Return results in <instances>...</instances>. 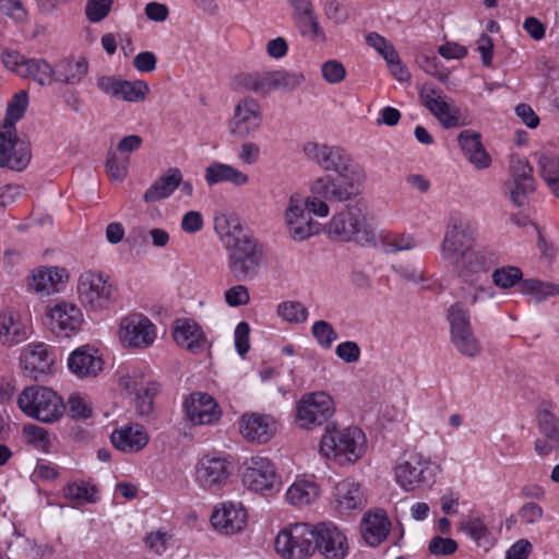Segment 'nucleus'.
Listing matches in <instances>:
<instances>
[{
    "mask_svg": "<svg viewBox=\"0 0 559 559\" xmlns=\"http://www.w3.org/2000/svg\"><path fill=\"white\" fill-rule=\"evenodd\" d=\"M295 20L301 35L309 36L313 40H325V34L319 24L316 13L301 15Z\"/></svg>",
    "mask_w": 559,
    "mask_h": 559,
    "instance_id": "55",
    "label": "nucleus"
},
{
    "mask_svg": "<svg viewBox=\"0 0 559 559\" xmlns=\"http://www.w3.org/2000/svg\"><path fill=\"white\" fill-rule=\"evenodd\" d=\"M23 432L27 439V442L39 450H46L50 444L48 432L43 427L32 424L25 425Z\"/></svg>",
    "mask_w": 559,
    "mask_h": 559,
    "instance_id": "61",
    "label": "nucleus"
},
{
    "mask_svg": "<svg viewBox=\"0 0 559 559\" xmlns=\"http://www.w3.org/2000/svg\"><path fill=\"white\" fill-rule=\"evenodd\" d=\"M305 156L321 169L333 173H352L355 169H362L352 156L342 147L308 141L304 144Z\"/></svg>",
    "mask_w": 559,
    "mask_h": 559,
    "instance_id": "13",
    "label": "nucleus"
},
{
    "mask_svg": "<svg viewBox=\"0 0 559 559\" xmlns=\"http://www.w3.org/2000/svg\"><path fill=\"white\" fill-rule=\"evenodd\" d=\"M275 550L284 559H307L318 549L314 525L295 523L280 531Z\"/></svg>",
    "mask_w": 559,
    "mask_h": 559,
    "instance_id": "6",
    "label": "nucleus"
},
{
    "mask_svg": "<svg viewBox=\"0 0 559 559\" xmlns=\"http://www.w3.org/2000/svg\"><path fill=\"white\" fill-rule=\"evenodd\" d=\"M396 483L405 490L413 491L435 480L432 463L420 452H405L395 465Z\"/></svg>",
    "mask_w": 559,
    "mask_h": 559,
    "instance_id": "8",
    "label": "nucleus"
},
{
    "mask_svg": "<svg viewBox=\"0 0 559 559\" xmlns=\"http://www.w3.org/2000/svg\"><path fill=\"white\" fill-rule=\"evenodd\" d=\"M451 343L463 356L475 358L480 355L483 347L476 337L472 324L469 311L461 302H454L448 309Z\"/></svg>",
    "mask_w": 559,
    "mask_h": 559,
    "instance_id": "9",
    "label": "nucleus"
},
{
    "mask_svg": "<svg viewBox=\"0 0 559 559\" xmlns=\"http://www.w3.org/2000/svg\"><path fill=\"white\" fill-rule=\"evenodd\" d=\"M181 181V171L178 168H170L151 185L143 199L146 203H153L168 198L180 186Z\"/></svg>",
    "mask_w": 559,
    "mask_h": 559,
    "instance_id": "40",
    "label": "nucleus"
},
{
    "mask_svg": "<svg viewBox=\"0 0 559 559\" xmlns=\"http://www.w3.org/2000/svg\"><path fill=\"white\" fill-rule=\"evenodd\" d=\"M521 292L532 296L535 301L540 302L548 297L558 296L559 285L536 278H527L521 282Z\"/></svg>",
    "mask_w": 559,
    "mask_h": 559,
    "instance_id": "49",
    "label": "nucleus"
},
{
    "mask_svg": "<svg viewBox=\"0 0 559 559\" xmlns=\"http://www.w3.org/2000/svg\"><path fill=\"white\" fill-rule=\"evenodd\" d=\"M67 278L68 273L63 267H41L33 273L29 286L37 293L51 294L57 290V285L64 283Z\"/></svg>",
    "mask_w": 559,
    "mask_h": 559,
    "instance_id": "41",
    "label": "nucleus"
},
{
    "mask_svg": "<svg viewBox=\"0 0 559 559\" xmlns=\"http://www.w3.org/2000/svg\"><path fill=\"white\" fill-rule=\"evenodd\" d=\"M416 245L415 238L409 234H388L382 238V246L386 253L412 250Z\"/></svg>",
    "mask_w": 559,
    "mask_h": 559,
    "instance_id": "54",
    "label": "nucleus"
},
{
    "mask_svg": "<svg viewBox=\"0 0 559 559\" xmlns=\"http://www.w3.org/2000/svg\"><path fill=\"white\" fill-rule=\"evenodd\" d=\"M69 413L74 419H87L92 416V406L88 400L79 394L72 393L68 399Z\"/></svg>",
    "mask_w": 559,
    "mask_h": 559,
    "instance_id": "58",
    "label": "nucleus"
},
{
    "mask_svg": "<svg viewBox=\"0 0 559 559\" xmlns=\"http://www.w3.org/2000/svg\"><path fill=\"white\" fill-rule=\"evenodd\" d=\"M29 144L17 138L10 127H0V167L21 171L29 164Z\"/></svg>",
    "mask_w": 559,
    "mask_h": 559,
    "instance_id": "19",
    "label": "nucleus"
},
{
    "mask_svg": "<svg viewBox=\"0 0 559 559\" xmlns=\"http://www.w3.org/2000/svg\"><path fill=\"white\" fill-rule=\"evenodd\" d=\"M175 342L192 354L202 352L206 345V337L200 325L193 320L178 319L173 329Z\"/></svg>",
    "mask_w": 559,
    "mask_h": 559,
    "instance_id": "31",
    "label": "nucleus"
},
{
    "mask_svg": "<svg viewBox=\"0 0 559 559\" xmlns=\"http://www.w3.org/2000/svg\"><path fill=\"white\" fill-rule=\"evenodd\" d=\"M237 86L259 95L276 91L275 71L242 73L236 78Z\"/></svg>",
    "mask_w": 559,
    "mask_h": 559,
    "instance_id": "42",
    "label": "nucleus"
},
{
    "mask_svg": "<svg viewBox=\"0 0 559 559\" xmlns=\"http://www.w3.org/2000/svg\"><path fill=\"white\" fill-rule=\"evenodd\" d=\"M27 104L28 97L25 91L15 94L8 105L5 118L0 127H10L11 131H16L15 122L24 116Z\"/></svg>",
    "mask_w": 559,
    "mask_h": 559,
    "instance_id": "51",
    "label": "nucleus"
},
{
    "mask_svg": "<svg viewBox=\"0 0 559 559\" xmlns=\"http://www.w3.org/2000/svg\"><path fill=\"white\" fill-rule=\"evenodd\" d=\"M25 338L26 330L19 317L12 310H0V345L11 347Z\"/></svg>",
    "mask_w": 559,
    "mask_h": 559,
    "instance_id": "38",
    "label": "nucleus"
},
{
    "mask_svg": "<svg viewBox=\"0 0 559 559\" xmlns=\"http://www.w3.org/2000/svg\"><path fill=\"white\" fill-rule=\"evenodd\" d=\"M226 250L228 270L235 278L246 281L258 275L263 261V248L254 237L242 239Z\"/></svg>",
    "mask_w": 559,
    "mask_h": 559,
    "instance_id": "11",
    "label": "nucleus"
},
{
    "mask_svg": "<svg viewBox=\"0 0 559 559\" xmlns=\"http://www.w3.org/2000/svg\"><path fill=\"white\" fill-rule=\"evenodd\" d=\"M312 336L318 344L328 349L331 348L332 344L337 340V333L331 323L324 320L316 321L312 324Z\"/></svg>",
    "mask_w": 559,
    "mask_h": 559,
    "instance_id": "56",
    "label": "nucleus"
},
{
    "mask_svg": "<svg viewBox=\"0 0 559 559\" xmlns=\"http://www.w3.org/2000/svg\"><path fill=\"white\" fill-rule=\"evenodd\" d=\"M365 501L360 485L352 479L337 483L333 491V502L340 513H347L362 507Z\"/></svg>",
    "mask_w": 559,
    "mask_h": 559,
    "instance_id": "34",
    "label": "nucleus"
},
{
    "mask_svg": "<svg viewBox=\"0 0 559 559\" xmlns=\"http://www.w3.org/2000/svg\"><path fill=\"white\" fill-rule=\"evenodd\" d=\"M239 430L246 440L265 443L275 435L276 426L274 418L270 415L247 413L240 418Z\"/></svg>",
    "mask_w": 559,
    "mask_h": 559,
    "instance_id": "28",
    "label": "nucleus"
},
{
    "mask_svg": "<svg viewBox=\"0 0 559 559\" xmlns=\"http://www.w3.org/2000/svg\"><path fill=\"white\" fill-rule=\"evenodd\" d=\"M537 164L540 177L552 194L559 199V155L543 151L538 153Z\"/></svg>",
    "mask_w": 559,
    "mask_h": 559,
    "instance_id": "44",
    "label": "nucleus"
},
{
    "mask_svg": "<svg viewBox=\"0 0 559 559\" xmlns=\"http://www.w3.org/2000/svg\"><path fill=\"white\" fill-rule=\"evenodd\" d=\"M326 233L333 240H354L360 245L374 241V234L366 219V205L361 201L347 204L343 211L334 214L326 225Z\"/></svg>",
    "mask_w": 559,
    "mask_h": 559,
    "instance_id": "3",
    "label": "nucleus"
},
{
    "mask_svg": "<svg viewBox=\"0 0 559 559\" xmlns=\"http://www.w3.org/2000/svg\"><path fill=\"white\" fill-rule=\"evenodd\" d=\"M148 92L150 87L143 80H120L116 98L124 102L138 103L144 100Z\"/></svg>",
    "mask_w": 559,
    "mask_h": 559,
    "instance_id": "50",
    "label": "nucleus"
},
{
    "mask_svg": "<svg viewBox=\"0 0 559 559\" xmlns=\"http://www.w3.org/2000/svg\"><path fill=\"white\" fill-rule=\"evenodd\" d=\"M459 531L466 534L477 546H484L489 543L491 532L484 519L478 515H471L459 523Z\"/></svg>",
    "mask_w": 559,
    "mask_h": 559,
    "instance_id": "47",
    "label": "nucleus"
},
{
    "mask_svg": "<svg viewBox=\"0 0 559 559\" xmlns=\"http://www.w3.org/2000/svg\"><path fill=\"white\" fill-rule=\"evenodd\" d=\"M486 284L487 282H485V280H480L476 283H464V285L459 288V297L461 299L459 302L463 306H474L485 299L493 298L496 293Z\"/></svg>",
    "mask_w": 559,
    "mask_h": 559,
    "instance_id": "46",
    "label": "nucleus"
},
{
    "mask_svg": "<svg viewBox=\"0 0 559 559\" xmlns=\"http://www.w3.org/2000/svg\"><path fill=\"white\" fill-rule=\"evenodd\" d=\"M243 486L255 493L272 496L280 489V478L274 464L263 456H252L243 463Z\"/></svg>",
    "mask_w": 559,
    "mask_h": 559,
    "instance_id": "12",
    "label": "nucleus"
},
{
    "mask_svg": "<svg viewBox=\"0 0 559 559\" xmlns=\"http://www.w3.org/2000/svg\"><path fill=\"white\" fill-rule=\"evenodd\" d=\"M130 158L118 157L116 152L109 151L106 158V171L110 179L123 181L128 176Z\"/></svg>",
    "mask_w": 559,
    "mask_h": 559,
    "instance_id": "53",
    "label": "nucleus"
},
{
    "mask_svg": "<svg viewBox=\"0 0 559 559\" xmlns=\"http://www.w3.org/2000/svg\"><path fill=\"white\" fill-rule=\"evenodd\" d=\"M76 295L86 311L99 312L116 301L118 289L108 274L86 270L78 277Z\"/></svg>",
    "mask_w": 559,
    "mask_h": 559,
    "instance_id": "4",
    "label": "nucleus"
},
{
    "mask_svg": "<svg viewBox=\"0 0 559 559\" xmlns=\"http://www.w3.org/2000/svg\"><path fill=\"white\" fill-rule=\"evenodd\" d=\"M276 312L280 318L289 323H304L308 318L307 308L296 300L283 301L277 306Z\"/></svg>",
    "mask_w": 559,
    "mask_h": 559,
    "instance_id": "52",
    "label": "nucleus"
},
{
    "mask_svg": "<svg viewBox=\"0 0 559 559\" xmlns=\"http://www.w3.org/2000/svg\"><path fill=\"white\" fill-rule=\"evenodd\" d=\"M88 63L84 57L66 58L60 60L53 68V82L67 85L79 84L87 74Z\"/></svg>",
    "mask_w": 559,
    "mask_h": 559,
    "instance_id": "37",
    "label": "nucleus"
},
{
    "mask_svg": "<svg viewBox=\"0 0 559 559\" xmlns=\"http://www.w3.org/2000/svg\"><path fill=\"white\" fill-rule=\"evenodd\" d=\"M119 336L128 347L145 348L154 343L156 328L147 317L132 313L121 320Z\"/></svg>",
    "mask_w": 559,
    "mask_h": 559,
    "instance_id": "21",
    "label": "nucleus"
},
{
    "mask_svg": "<svg viewBox=\"0 0 559 559\" xmlns=\"http://www.w3.org/2000/svg\"><path fill=\"white\" fill-rule=\"evenodd\" d=\"M476 228L460 214H451L441 242V255L449 263L474 249Z\"/></svg>",
    "mask_w": 559,
    "mask_h": 559,
    "instance_id": "10",
    "label": "nucleus"
},
{
    "mask_svg": "<svg viewBox=\"0 0 559 559\" xmlns=\"http://www.w3.org/2000/svg\"><path fill=\"white\" fill-rule=\"evenodd\" d=\"M391 523L382 510L368 512L362 519V537L372 547L381 544L388 536Z\"/></svg>",
    "mask_w": 559,
    "mask_h": 559,
    "instance_id": "35",
    "label": "nucleus"
},
{
    "mask_svg": "<svg viewBox=\"0 0 559 559\" xmlns=\"http://www.w3.org/2000/svg\"><path fill=\"white\" fill-rule=\"evenodd\" d=\"M187 419L193 425H212L219 420L221 408L214 397L205 392H193L183 402Z\"/></svg>",
    "mask_w": 559,
    "mask_h": 559,
    "instance_id": "22",
    "label": "nucleus"
},
{
    "mask_svg": "<svg viewBox=\"0 0 559 559\" xmlns=\"http://www.w3.org/2000/svg\"><path fill=\"white\" fill-rule=\"evenodd\" d=\"M319 495L320 488L313 480L298 478L286 490V500L292 506L302 507L314 502Z\"/></svg>",
    "mask_w": 559,
    "mask_h": 559,
    "instance_id": "43",
    "label": "nucleus"
},
{
    "mask_svg": "<svg viewBox=\"0 0 559 559\" xmlns=\"http://www.w3.org/2000/svg\"><path fill=\"white\" fill-rule=\"evenodd\" d=\"M318 549L326 559H344L348 551L346 536L333 523L314 525Z\"/></svg>",
    "mask_w": 559,
    "mask_h": 559,
    "instance_id": "25",
    "label": "nucleus"
},
{
    "mask_svg": "<svg viewBox=\"0 0 559 559\" xmlns=\"http://www.w3.org/2000/svg\"><path fill=\"white\" fill-rule=\"evenodd\" d=\"M263 121L260 103L253 97H243L235 105L233 116L228 121L231 136L245 140L255 133Z\"/></svg>",
    "mask_w": 559,
    "mask_h": 559,
    "instance_id": "15",
    "label": "nucleus"
},
{
    "mask_svg": "<svg viewBox=\"0 0 559 559\" xmlns=\"http://www.w3.org/2000/svg\"><path fill=\"white\" fill-rule=\"evenodd\" d=\"M119 385L129 394H134L136 413L148 416L154 408V397L159 393L160 385L156 381H145L138 371L128 372L119 378Z\"/></svg>",
    "mask_w": 559,
    "mask_h": 559,
    "instance_id": "17",
    "label": "nucleus"
},
{
    "mask_svg": "<svg viewBox=\"0 0 559 559\" xmlns=\"http://www.w3.org/2000/svg\"><path fill=\"white\" fill-rule=\"evenodd\" d=\"M214 228L225 249L253 237L236 214H219L215 216Z\"/></svg>",
    "mask_w": 559,
    "mask_h": 559,
    "instance_id": "30",
    "label": "nucleus"
},
{
    "mask_svg": "<svg viewBox=\"0 0 559 559\" xmlns=\"http://www.w3.org/2000/svg\"><path fill=\"white\" fill-rule=\"evenodd\" d=\"M423 105L447 129L460 124V109L432 84H424L419 91Z\"/></svg>",
    "mask_w": 559,
    "mask_h": 559,
    "instance_id": "20",
    "label": "nucleus"
},
{
    "mask_svg": "<svg viewBox=\"0 0 559 559\" xmlns=\"http://www.w3.org/2000/svg\"><path fill=\"white\" fill-rule=\"evenodd\" d=\"M51 360L48 350L44 344L29 345L21 356V365L28 377L38 380L40 376L46 374Z\"/></svg>",
    "mask_w": 559,
    "mask_h": 559,
    "instance_id": "36",
    "label": "nucleus"
},
{
    "mask_svg": "<svg viewBox=\"0 0 559 559\" xmlns=\"http://www.w3.org/2000/svg\"><path fill=\"white\" fill-rule=\"evenodd\" d=\"M366 437L357 427L340 429L326 425L320 441V453L340 464H350L360 459L365 452Z\"/></svg>",
    "mask_w": 559,
    "mask_h": 559,
    "instance_id": "2",
    "label": "nucleus"
},
{
    "mask_svg": "<svg viewBox=\"0 0 559 559\" xmlns=\"http://www.w3.org/2000/svg\"><path fill=\"white\" fill-rule=\"evenodd\" d=\"M306 207V199L295 193L289 197L284 211V219L289 236L296 241H302L320 230V224L312 219Z\"/></svg>",
    "mask_w": 559,
    "mask_h": 559,
    "instance_id": "14",
    "label": "nucleus"
},
{
    "mask_svg": "<svg viewBox=\"0 0 559 559\" xmlns=\"http://www.w3.org/2000/svg\"><path fill=\"white\" fill-rule=\"evenodd\" d=\"M53 67L44 59H26L19 71L20 76L32 79L41 86L53 82Z\"/></svg>",
    "mask_w": 559,
    "mask_h": 559,
    "instance_id": "45",
    "label": "nucleus"
},
{
    "mask_svg": "<svg viewBox=\"0 0 559 559\" xmlns=\"http://www.w3.org/2000/svg\"><path fill=\"white\" fill-rule=\"evenodd\" d=\"M0 12L17 23L27 19V11L21 0L0 1Z\"/></svg>",
    "mask_w": 559,
    "mask_h": 559,
    "instance_id": "63",
    "label": "nucleus"
},
{
    "mask_svg": "<svg viewBox=\"0 0 559 559\" xmlns=\"http://www.w3.org/2000/svg\"><path fill=\"white\" fill-rule=\"evenodd\" d=\"M509 171L513 180L510 199L516 206L525 203L526 194L535 189L533 167L528 160L516 155L510 157Z\"/></svg>",
    "mask_w": 559,
    "mask_h": 559,
    "instance_id": "24",
    "label": "nucleus"
},
{
    "mask_svg": "<svg viewBox=\"0 0 559 559\" xmlns=\"http://www.w3.org/2000/svg\"><path fill=\"white\" fill-rule=\"evenodd\" d=\"M522 271L516 266H504L493 271L492 282L496 286L507 289L522 280Z\"/></svg>",
    "mask_w": 559,
    "mask_h": 559,
    "instance_id": "57",
    "label": "nucleus"
},
{
    "mask_svg": "<svg viewBox=\"0 0 559 559\" xmlns=\"http://www.w3.org/2000/svg\"><path fill=\"white\" fill-rule=\"evenodd\" d=\"M365 179L364 169L322 175L311 182L306 207L319 217H326L330 213L328 202L352 201L360 194V185Z\"/></svg>",
    "mask_w": 559,
    "mask_h": 559,
    "instance_id": "1",
    "label": "nucleus"
},
{
    "mask_svg": "<svg viewBox=\"0 0 559 559\" xmlns=\"http://www.w3.org/2000/svg\"><path fill=\"white\" fill-rule=\"evenodd\" d=\"M68 367L79 378H93L103 370L104 360L95 347L83 345L69 355Z\"/></svg>",
    "mask_w": 559,
    "mask_h": 559,
    "instance_id": "29",
    "label": "nucleus"
},
{
    "mask_svg": "<svg viewBox=\"0 0 559 559\" xmlns=\"http://www.w3.org/2000/svg\"><path fill=\"white\" fill-rule=\"evenodd\" d=\"M305 81V76L299 72H288L285 70H275L276 91H294Z\"/></svg>",
    "mask_w": 559,
    "mask_h": 559,
    "instance_id": "60",
    "label": "nucleus"
},
{
    "mask_svg": "<svg viewBox=\"0 0 559 559\" xmlns=\"http://www.w3.org/2000/svg\"><path fill=\"white\" fill-rule=\"evenodd\" d=\"M335 405L332 396L324 391L304 394L296 403L295 424L302 430H313L334 415Z\"/></svg>",
    "mask_w": 559,
    "mask_h": 559,
    "instance_id": "7",
    "label": "nucleus"
},
{
    "mask_svg": "<svg viewBox=\"0 0 559 559\" xmlns=\"http://www.w3.org/2000/svg\"><path fill=\"white\" fill-rule=\"evenodd\" d=\"M114 0H87L85 14L90 22L98 23L110 12Z\"/></svg>",
    "mask_w": 559,
    "mask_h": 559,
    "instance_id": "59",
    "label": "nucleus"
},
{
    "mask_svg": "<svg viewBox=\"0 0 559 559\" xmlns=\"http://www.w3.org/2000/svg\"><path fill=\"white\" fill-rule=\"evenodd\" d=\"M247 518V511L240 503L225 502L213 511L211 523L219 533L233 535L246 527Z\"/></svg>",
    "mask_w": 559,
    "mask_h": 559,
    "instance_id": "27",
    "label": "nucleus"
},
{
    "mask_svg": "<svg viewBox=\"0 0 559 559\" xmlns=\"http://www.w3.org/2000/svg\"><path fill=\"white\" fill-rule=\"evenodd\" d=\"M204 177L209 186L230 182L236 187H241L249 182L248 175L228 164L218 162L212 163L206 167Z\"/></svg>",
    "mask_w": 559,
    "mask_h": 559,
    "instance_id": "39",
    "label": "nucleus"
},
{
    "mask_svg": "<svg viewBox=\"0 0 559 559\" xmlns=\"http://www.w3.org/2000/svg\"><path fill=\"white\" fill-rule=\"evenodd\" d=\"M464 156L477 169H486L491 165V158L486 152L480 134L473 130H463L457 136Z\"/></svg>",
    "mask_w": 559,
    "mask_h": 559,
    "instance_id": "33",
    "label": "nucleus"
},
{
    "mask_svg": "<svg viewBox=\"0 0 559 559\" xmlns=\"http://www.w3.org/2000/svg\"><path fill=\"white\" fill-rule=\"evenodd\" d=\"M450 264L463 283H476L480 280L487 282L490 262L484 251L473 249L450 262Z\"/></svg>",
    "mask_w": 559,
    "mask_h": 559,
    "instance_id": "26",
    "label": "nucleus"
},
{
    "mask_svg": "<svg viewBox=\"0 0 559 559\" xmlns=\"http://www.w3.org/2000/svg\"><path fill=\"white\" fill-rule=\"evenodd\" d=\"M17 404L23 413L41 423L57 421L64 413L61 396L45 386H29L19 395Z\"/></svg>",
    "mask_w": 559,
    "mask_h": 559,
    "instance_id": "5",
    "label": "nucleus"
},
{
    "mask_svg": "<svg viewBox=\"0 0 559 559\" xmlns=\"http://www.w3.org/2000/svg\"><path fill=\"white\" fill-rule=\"evenodd\" d=\"M537 428L542 436L534 442V451L540 457L556 454L559 460V417L548 404H543L536 415Z\"/></svg>",
    "mask_w": 559,
    "mask_h": 559,
    "instance_id": "18",
    "label": "nucleus"
},
{
    "mask_svg": "<svg viewBox=\"0 0 559 559\" xmlns=\"http://www.w3.org/2000/svg\"><path fill=\"white\" fill-rule=\"evenodd\" d=\"M323 79L330 84H336L345 79L346 70L337 60H328L321 67Z\"/></svg>",
    "mask_w": 559,
    "mask_h": 559,
    "instance_id": "64",
    "label": "nucleus"
},
{
    "mask_svg": "<svg viewBox=\"0 0 559 559\" xmlns=\"http://www.w3.org/2000/svg\"><path fill=\"white\" fill-rule=\"evenodd\" d=\"M63 496L78 506L95 503L98 500V489L85 481L72 483L64 487Z\"/></svg>",
    "mask_w": 559,
    "mask_h": 559,
    "instance_id": "48",
    "label": "nucleus"
},
{
    "mask_svg": "<svg viewBox=\"0 0 559 559\" xmlns=\"http://www.w3.org/2000/svg\"><path fill=\"white\" fill-rule=\"evenodd\" d=\"M457 543L452 538L435 536L428 544V550L433 556H450L457 550Z\"/></svg>",
    "mask_w": 559,
    "mask_h": 559,
    "instance_id": "62",
    "label": "nucleus"
},
{
    "mask_svg": "<svg viewBox=\"0 0 559 559\" xmlns=\"http://www.w3.org/2000/svg\"><path fill=\"white\" fill-rule=\"evenodd\" d=\"M229 477V462L225 457L204 455L195 467V478L201 487L212 491L221 489Z\"/></svg>",
    "mask_w": 559,
    "mask_h": 559,
    "instance_id": "23",
    "label": "nucleus"
},
{
    "mask_svg": "<svg viewBox=\"0 0 559 559\" xmlns=\"http://www.w3.org/2000/svg\"><path fill=\"white\" fill-rule=\"evenodd\" d=\"M110 440L117 450L126 453H135L146 447L148 436L143 426L134 424L116 429L111 433Z\"/></svg>",
    "mask_w": 559,
    "mask_h": 559,
    "instance_id": "32",
    "label": "nucleus"
},
{
    "mask_svg": "<svg viewBox=\"0 0 559 559\" xmlns=\"http://www.w3.org/2000/svg\"><path fill=\"white\" fill-rule=\"evenodd\" d=\"M46 324L59 337L78 333L84 322L83 313L73 302L59 301L46 308Z\"/></svg>",
    "mask_w": 559,
    "mask_h": 559,
    "instance_id": "16",
    "label": "nucleus"
}]
</instances>
